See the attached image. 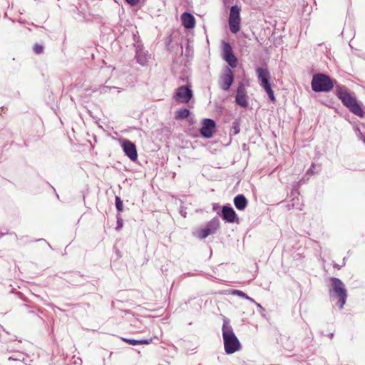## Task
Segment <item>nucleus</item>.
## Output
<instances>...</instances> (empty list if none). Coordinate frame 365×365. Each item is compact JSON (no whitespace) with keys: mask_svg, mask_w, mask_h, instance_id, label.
Wrapping results in <instances>:
<instances>
[{"mask_svg":"<svg viewBox=\"0 0 365 365\" xmlns=\"http://www.w3.org/2000/svg\"><path fill=\"white\" fill-rule=\"evenodd\" d=\"M222 332L226 354H232L241 349V344L230 324V319L226 317L223 319Z\"/></svg>","mask_w":365,"mask_h":365,"instance_id":"f257e3e1","label":"nucleus"},{"mask_svg":"<svg viewBox=\"0 0 365 365\" xmlns=\"http://www.w3.org/2000/svg\"><path fill=\"white\" fill-rule=\"evenodd\" d=\"M260 86L264 89L265 92L269 91L270 90L272 89L269 81H268L265 83H263Z\"/></svg>","mask_w":365,"mask_h":365,"instance_id":"cd10ccee","label":"nucleus"},{"mask_svg":"<svg viewBox=\"0 0 365 365\" xmlns=\"http://www.w3.org/2000/svg\"><path fill=\"white\" fill-rule=\"evenodd\" d=\"M141 0H125L126 3H128L131 6H136L140 3Z\"/></svg>","mask_w":365,"mask_h":365,"instance_id":"c85d7f7f","label":"nucleus"},{"mask_svg":"<svg viewBox=\"0 0 365 365\" xmlns=\"http://www.w3.org/2000/svg\"><path fill=\"white\" fill-rule=\"evenodd\" d=\"M255 303L257 304V307H259V309H261L262 310H264V308L261 306V304H258V303H256V302H255Z\"/></svg>","mask_w":365,"mask_h":365,"instance_id":"7c9ffc66","label":"nucleus"},{"mask_svg":"<svg viewBox=\"0 0 365 365\" xmlns=\"http://www.w3.org/2000/svg\"><path fill=\"white\" fill-rule=\"evenodd\" d=\"M182 24L185 29H190L195 27V19L192 14L188 12H184L181 15Z\"/></svg>","mask_w":365,"mask_h":365,"instance_id":"4468645a","label":"nucleus"},{"mask_svg":"<svg viewBox=\"0 0 365 365\" xmlns=\"http://www.w3.org/2000/svg\"><path fill=\"white\" fill-rule=\"evenodd\" d=\"M193 97V92L190 85L178 87L175 92L174 98L178 103H188Z\"/></svg>","mask_w":365,"mask_h":365,"instance_id":"423d86ee","label":"nucleus"},{"mask_svg":"<svg viewBox=\"0 0 365 365\" xmlns=\"http://www.w3.org/2000/svg\"><path fill=\"white\" fill-rule=\"evenodd\" d=\"M223 58L231 68L237 67V58L233 53L232 46L227 42H223Z\"/></svg>","mask_w":365,"mask_h":365,"instance_id":"9b49d317","label":"nucleus"},{"mask_svg":"<svg viewBox=\"0 0 365 365\" xmlns=\"http://www.w3.org/2000/svg\"><path fill=\"white\" fill-rule=\"evenodd\" d=\"M336 95L349 110L359 117L364 116L361 105L354 96H352L344 86L336 85Z\"/></svg>","mask_w":365,"mask_h":365,"instance_id":"7ed1b4c3","label":"nucleus"},{"mask_svg":"<svg viewBox=\"0 0 365 365\" xmlns=\"http://www.w3.org/2000/svg\"><path fill=\"white\" fill-rule=\"evenodd\" d=\"M116 218H117V225H116L115 229L117 230H120L123 226V221L119 215H117Z\"/></svg>","mask_w":365,"mask_h":365,"instance_id":"a878e982","label":"nucleus"},{"mask_svg":"<svg viewBox=\"0 0 365 365\" xmlns=\"http://www.w3.org/2000/svg\"><path fill=\"white\" fill-rule=\"evenodd\" d=\"M216 128V123L211 118H205L200 130V135L205 138H211Z\"/></svg>","mask_w":365,"mask_h":365,"instance_id":"6e6552de","label":"nucleus"},{"mask_svg":"<svg viewBox=\"0 0 365 365\" xmlns=\"http://www.w3.org/2000/svg\"><path fill=\"white\" fill-rule=\"evenodd\" d=\"M336 85L338 84L336 80L322 73L314 74L311 81L312 89L316 93L329 92L334 86L336 87Z\"/></svg>","mask_w":365,"mask_h":365,"instance_id":"20e7f679","label":"nucleus"},{"mask_svg":"<svg viewBox=\"0 0 365 365\" xmlns=\"http://www.w3.org/2000/svg\"><path fill=\"white\" fill-rule=\"evenodd\" d=\"M232 294L235 295L239 296L242 298L246 299L252 302H255V301L252 298L247 296V294H245V292H243L241 290L235 289L232 291Z\"/></svg>","mask_w":365,"mask_h":365,"instance_id":"4be33fe9","label":"nucleus"},{"mask_svg":"<svg viewBox=\"0 0 365 365\" xmlns=\"http://www.w3.org/2000/svg\"><path fill=\"white\" fill-rule=\"evenodd\" d=\"M240 123L237 120H235L232 123V125L230 129V135H236L240 133Z\"/></svg>","mask_w":365,"mask_h":365,"instance_id":"412c9836","label":"nucleus"},{"mask_svg":"<svg viewBox=\"0 0 365 365\" xmlns=\"http://www.w3.org/2000/svg\"><path fill=\"white\" fill-rule=\"evenodd\" d=\"M334 267H336V268H337L338 269H341V266L338 265V264H334Z\"/></svg>","mask_w":365,"mask_h":365,"instance_id":"c756f323","label":"nucleus"},{"mask_svg":"<svg viewBox=\"0 0 365 365\" xmlns=\"http://www.w3.org/2000/svg\"><path fill=\"white\" fill-rule=\"evenodd\" d=\"M190 115V111L186 108H180L175 112V119L183 120L187 118Z\"/></svg>","mask_w":365,"mask_h":365,"instance_id":"6ab92c4d","label":"nucleus"},{"mask_svg":"<svg viewBox=\"0 0 365 365\" xmlns=\"http://www.w3.org/2000/svg\"><path fill=\"white\" fill-rule=\"evenodd\" d=\"M235 79V76L232 70L229 67H225L224 72L220 76V87L224 91H229Z\"/></svg>","mask_w":365,"mask_h":365,"instance_id":"1a4fd4ad","label":"nucleus"},{"mask_svg":"<svg viewBox=\"0 0 365 365\" xmlns=\"http://www.w3.org/2000/svg\"><path fill=\"white\" fill-rule=\"evenodd\" d=\"M333 336H334V333H330V334H329V337L330 339H332V338H333Z\"/></svg>","mask_w":365,"mask_h":365,"instance_id":"473e14b6","label":"nucleus"},{"mask_svg":"<svg viewBox=\"0 0 365 365\" xmlns=\"http://www.w3.org/2000/svg\"><path fill=\"white\" fill-rule=\"evenodd\" d=\"M180 214L182 216H183L184 217H185V214L186 212H183V211H180Z\"/></svg>","mask_w":365,"mask_h":365,"instance_id":"2f4dec72","label":"nucleus"},{"mask_svg":"<svg viewBox=\"0 0 365 365\" xmlns=\"http://www.w3.org/2000/svg\"><path fill=\"white\" fill-rule=\"evenodd\" d=\"M356 135L359 140H361L363 143H365V134H364L359 128L355 129Z\"/></svg>","mask_w":365,"mask_h":365,"instance_id":"393cba45","label":"nucleus"},{"mask_svg":"<svg viewBox=\"0 0 365 365\" xmlns=\"http://www.w3.org/2000/svg\"><path fill=\"white\" fill-rule=\"evenodd\" d=\"M205 227L211 232V234H214L220 227V220L215 217L210 220Z\"/></svg>","mask_w":365,"mask_h":365,"instance_id":"f3484780","label":"nucleus"},{"mask_svg":"<svg viewBox=\"0 0 365 365\" xmlns=\"http://www.w3.org/2000/svg\"><path fill=\"white\" fill-rule=\"evenodd\" d=\"M123 341H125L130 345L133 346H137V345H142V344H149L152 342V339H128V338H121Z\"/></svg>","mask_w":365,"mask_h":365,"instance_id":"a211bd4d","label":"nucleus"},{"mask_svg":"<svg viewBox=\"0 0 365 365\" xmlns=\"http://www.w3.org/2000/svg\"><path fill=\"white\" fill-rule=\"evenodd\" d=\"M329 282V294L330 299L333 301L337 300L336 306L339 309H342L348 296L345 284L340 279L334 277H331Z\"/></svg>","mask_w":365,"mask_h":365,"instance_id":"f03ea898","label":"nucleus"},{"mask_svg":"<svg viewBox=\"0 0 365 365\" xmlns=\"http://www.w3.org/2000/svg\"><path fill=\"white\" fill-rule=\"evenodd\" d=\"M240 11L241 9L237 5L232 6L230 8L228 24L232 34H237L240 29Z\"/></svg>","mask_w":365,"mask_h":365,"instance_id":"39448f33","label":"nucleus"},{"mask_svg":"<svg viewBox=\"0 0 365 365\" xmlns=\"http://www.w3.org/2000/svg\"><path fill=\"white\" fill-rule=\"evenodd\" d=\"M33 51L36 54H41L43 52V46L41 44L36 43L34 46Z\"/></svg>","mask_w":365,"mask_h":365,"instance_id":"b1692460","label":"nucleus"},{"mask_svg":"<svg viewBox=\"0 0 365 365\" xmlns=\"http://www.w3.org/2000/svg\"><path fill=\"white\" fill-rule=\"evenodd\" d=\"M247 98V93L245 86L242 82H240L237 88L235 103L242 108H247L248 106Z\"/></svg>","mask_w":365,"mask_h":365,"instance_id":"9d476101","label":"nucleus"},{"mask_svg":"<svg viewBox=\"0 0 365 365\" xmlns=\"http://www.w3.org/2000/svg\"><path fill=\"white\" fill-rule=\"evenodd\" d=\"M210 235H212L211 232L209 231L205 227L200 229L196 233V236L201 240L205 239Z\"/></svg>","mask_w":365,"mask_h":365,"instance_id":"aec40b11","label":"nucleus"},{"mask_svg":"<svg viewBox=\"0 0 365 365\" xmlns=\"http://www.w3.org/2000/svg\"><path fill=\"white\" fill-rule=\"evenodd\" d=\"M233 203L238 210L243 211L247 207L248 201L243 194H238L234 197Z\"/></svg>","mask_w":365,"mask_h":365,"instance_id":"2eb2a0df","label":"nucleus"},{"mask_svg":"<svg viewBox=\"0 0 365 365\" xmlns=\"http://www.w3.org/2000/svg\"><path fill=\"white\" fill-rule=\"evenodd\" d=\"M256 73L257 74V78L259 81V84L262 85L265 83L270 80V73L267 68L258 67L256 69Z\"/></svg>","mask_w":365,"mask_h":365,"instance_id":"dca6fc26","label":"nucleus"},{"mask_svg":"<svg viewBox=\"0 0 365 365\" xmlns=\"http://www.w3.org/2000/svg\"><path fill=\"white\" fill-rule=\"evenodd\" d=\"M142 1H143V2H145V0H142Z\"/></svg>","mask_w":365,"mask_h":365,"instance_id":"c9c22d12","label":"nucleus"},{"mask_svg":"<svg viewBox=\"0 0 365 365\" xmlns=\"http://www.w3.org/2000/svg\"><path fill=\"white\" fill-rule=\"evenodd\" d=\"M115 205L116 210L118 212H123V200L120 199L119 196H115Z\"/></svg>","mask_w":365,"mask_h":365,"instance_id":"5701e85b","label":"nucleus"},{"mask_svg":"<svg viewBox=\"0 0 365 365\" xmlns=\"http://www.w3.org/2000/svg\"><path fill=\"white\" fill-rule=\"evenodd\" d=\"M38 240H39V241H41V240L45 241V240H43V239H39Z\"/></svg>","mask_w":365,"mask_h":365,"instance_id":"f704fd0d","label":"nucleus"},{"mask_svg":"<svg viewBox=\"0 0 365 365\" xmlns=\"http://www.w3.org/2000/svg\"><path fill=\"white\" fill-rule=\"evenodd\" d=\"M6 233H3L0 232V238L2 237Z\"/></svg>","mask_w":365,"mask_h":365,"instance_id":"72a5a7b5","label":"nucleus"},{"mask_svg":"<svg viewBox=\"0 0 365 365\" xmlns=\"http://www.w3.org/2000/svg\"><path fill=\"white\" fill-rule=\"evenodd\" d=\"M220 216L222 218V220H225L226 222H238L237 215L236 214V212L234 210V209L230 204L222 206Z\"/></svg>","mask_w":365,"mask_h":365,"instance_id":"ddd939ff","label":"nucleus"},{"mask_svg":"<svg viewBox=\"0 0 365 365\" xmlns=\"http://www.w3.org/2000/svg\"><path fill=\"white\" fill-rule=\"evenodd\" d=\"M122 148L125 155L132 161L135 162L138 159L137 148L133 142L129 140L124 139L122 141Z\"/></svg>","mask_w":365,"mask_h":365,"instance_id":"f8f14e48","label":"nucleus"},{"mask_svg":"<svg viewBox=\"0 0 365 365\" xmlns=\"http://www.w3.org/2000/svg\"><path fill=\"white\" fill-rule=\"evenodd\" d=\"M134 41L135 42L134 46L135 48L136 61L140 66H145L148 65L150 55L148 53V51L144 48L141 42L138 39L137 40L135 35L134 36Z\"/></svg>","mask_w":365,"mask_h":365,"instance_id":"0eeeda50","label":"nucleus"},{"mask_svg":"<svg viewBox=\"0 0 365 365\" xmlns=\"http://www.w3.org/2000/svg\"><path fill=\"white\" fill-rule=\"evenodd\" d=\"M266 93L268 95L269 100L272 102L274 103L276 101V98H275L273 90L272 89L269 91H267Z\"/></svg>","mask_w":365,"mask_h":365,"instance_id":"bb28decb","label":"nucleus"}]
</instances>
